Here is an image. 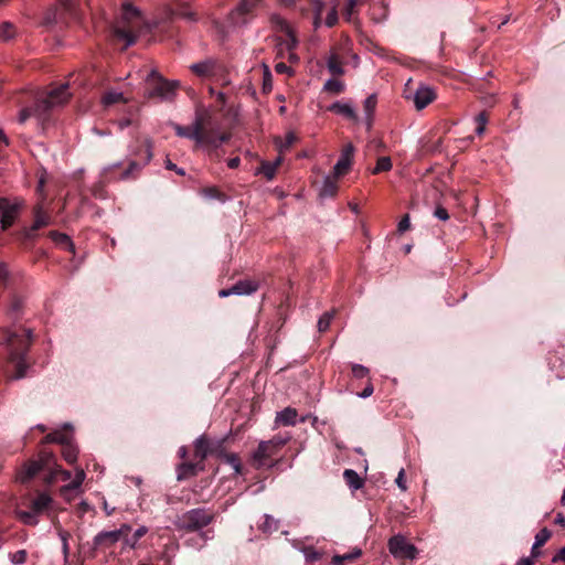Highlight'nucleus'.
I'll use <instances>...</instances> for the list:
<instances>
[{
    "instance_id": "obj_1",
    "label": "nucleus",
    "mask_w": 565,
    "mask_h": 565,
    "mask_svg": "<svg viewBox=\"0 0 565 565\" xmlns=\"http://www.w3.org/2000/svg\"><path fill=\"white\" fill-rule=\"evenodd\" d=\"M132 158L129 159L126 168H122L121 162H117L106 167L102 173L99 181L93 186V195L96 199H105L107 184L115 181L135 180L139 177L141 170L152 159V142L150 139L137 141V146L131 153Z\"/></svg>"
},
{
    "instance_id": "obj_2",
    "label": "nucleus",
    "mask_w": 565,
    "mask_h": 565,
    "mask_svg": "<svg viewBox=\"0 0 565 565\" xmlns=\"http://www.w3.org/2000/svg\"><path fill=\"white\" fill-rule=\"evenodd\" d=\"M31 344V329L13 324L0 329V359L12 365L11 380L25 376L29 364L25 356Z\"/></svg>"
},
{
    "instance_id": "obj_3",
    "label": "nucleus",
    "mask_w": 565,
    "mask_h": 565,
    "mask_svg": "<svg viewBox=\"0 0 565 565\" xmlns=\"http://www.w3.org/2000/svg\"><path fill=\"white\" fill-rule=\"evenodd\" d=\"M70 97L71 94L68 93L67 84L54 87L36 98L32 107L23 108L20 111L19 121L23 124L26 119L34 116L40 121L44 122L49 120L51 111L57 106L65 105Z\"/></svg>"
},
{
    "instance_id": "obj_4",
    "label": "nucleus",
    "mask_w": 565,
    "mask_h": 565,
    "mask_svg": "<svg viewBox=\"0 0 565 565\" xmlns=\"http://www.w3.org/2000/svg\"><path fill=\"white\" fill-rule=\"evenodd\" d=\"M47 471L43 480L47 484L55 482L58 476L62 480H70L72 475L70 471L64 470L57 465L56 458L52 452L42 450L39 454V459L26 461L20 472V481L26 483L32 480L39 472Z\"/></svg>"
},
{
    "instance_id": "obj_5",
    "label": "nucleus",
    "mask_w": 565,
    "mask_h": 565,
    "mask_svg": "<svg viewBox=\"0 0 565 565\" xmlns=\"http://www.w3.org/2000/svg\"><path fill=\"white\" fill-rule=\"evenodd\" d=\"M215 126L211 114L206 110H198L192 125L172 124L177 136L194 140L196 148H200V146H215L216 139L213 135H210V130H213Z\"/></svg>"
},
{
    "instance_id": "obj_6",
    "label": "nucleus",
    "mask_w": 565,
    "mask_h": 565,
    "mask_svg": "<svg viewBox=\"0 0 565 565\" xmlns=\"http://www.w3.org/2000/svg\"><path fill=\"white\" fill-rule=\"evenodd\" d=\"M29 510H18V519L25 525L35 526L39 524V516L50 515L55 510V501L52 495L42 490H35L28 497Z\"/></svg>"
},
{
    "instance_id": "obj_7",
    "label": "nucleus",
    "mask_w": 565,
    "mask_h": 565,
    "mask_svg": "<svg viewBox=\"0 0 565 565\" xmlns=\"http://www.w3.org/2000/svg\"><path fill=\"white\" fill-rule=\"evenodd\" d=\"M141 26V15L138 9L131 3H124L120 19L114 26V35L126 42L125 47L132 45Z\"/></svg>"
},
{
    "instance_id": "obj_8",
    "label": "nucleus",
    "mask_w": 565,
    "mask_h": 565,
    "mask_svg": "<svg viewBox=\"0 0 565 565\" xmlns=\"http://www.w3.org/2000/svg\"><path fill=\"white\" fill-rule=\"evenodd\" d=\"M33 223L31 226H24L14 233L15 241L19 242L24 248H31L38 231L51 224L52 217L44 210L42 203H38L32 209Z\"/></svg>"
},
{
    "instance_id": "obj_9",
    "label": "nucleus",
    "mask_w": 565,
    "mask_h": 565,
    "mask_svg": "<svg viewBox=\"0 0 565 565\" xmlns=\"http://www.w3.org/2000/svg\"><path fill=\"white\" fill-rule=\"evenodd\" d=\"M215 519V513L207 509L196 508L183 513L177 526L186 532H196L211 524Z\"/></svg>"
},
{
    "instance_id": "obj_10",
    "label": "nucleus",
    "mask_w": 565,
    "mask_h": 565,
    "mask_svg": "<svg viewBox=\"0 0 565 565\" xmlns=\"http://www.w3.org/2000/svg\"><path fill=\"white\" fill-rule=\"evenodd\" d=\"M72 430V426L70 424H65L62 430H55L53 433L47 434L42 444L49 443H58L62 446V456L64 460L68 463H74L77 459V448L71 443L70 431Z\"/></svg>"
},
{
    "instance_id": "obj_11",
    "label": "nucleus",
    "mask_w": 565,
    "mask_h": 565,
    "mask_svg": "<svg viewBox=\"0 0 565 565\" xmlns=\"http://www.w3.org/2000/svg\"><path fill=\"white\" fill-rule=\"evenodd\" d=\"M23 206L18 199L0 198V224L1 230H9L15 222Z\"/></svg>"
},
{
    "instance_id": "obj_12",
    "label": "nucleus",
    "mask_w": 565,
    "mask_h": 565,
    "mask_svg": "<svg viewBox=\"0 0 565 565\" xmlns=\"http://www.w3.org/2000/svg\"><path fill=\"white\" fill-rule=\"evenodd\" d=\"M260 0H241L239 3L228 13V21L233 25H243L253 17Z\"/></svg>"
},
{
    "instance_id": "obj_13",
    "label": "nucleus",
    "mask_w": 565,
    "mask_h": 565,
    "mask_svg": "<svg viewBox=\"0 0 565 565\" xmlns=\"http://www.w3.org/2000/svg\"><path fill=\"white\" fill-rule=\"evenodd\" d=\"M149 96L168 97L175 89V85L162 78L156 71L148 76Z\"/></svg>"
},
{
    "instance_id": "obj_14",
    "label": "nucleus",
    "mask_w": 565,
    "mask_h": 565,
    "mask_svg": "<svg viewBox=\"0 0 565 565\" xmlns=\"http://www.w3.org/2000/svg\"><path fill=\"white\" fill-rule=\"evenodd\" d=\"M390 552L398 558L414 559L417 554V550L414 545L409 544L403 536H393L388 541Z\"/></svg>"
},
{
    "instance_id": "obj_15",
    "label": "nucleus",
    "mask_w": 565,
    "mask_h": 565,
    "mask_svg": "<svg viewBox=\"0 0 565 565\" xmlns=\"http://www.w3.org/2000/svg\"><path fill=\"white\" fill-rule=\"evenodd\" d=\"M279 452L273 447L269 440L260 441L257 449L253 454L252 465L256 469L267 466V461Z\"/></svg>"
},
{
    "instance_id": "obj_16",
    "label": "nucleus",
    "mask_w": 565,
    "mask_h": 565,
    "mask_svg": "<svg viewBox=\"0 0 565 565\" xmlns=\"http://www.w3.org/2000/svg\"><path fill=\"white\" fill-rule=\"evenodd\" d=\"M354 147L351 143H348L343 147L341 151V156L333 167V175L334 178H341L349 173L352 162H353Z\"/></svg>"
},
{
    "instance_id": "obj_17",
    "label": "nucleus",
    "mask_w": 565,
    "mask_h": 565,
    "mask_svg": "<svg viewBox=\"0 0 565 565\" xmlns=\"http://www.w3.org/2000/svg\"><path fill=\"white\" fill-rule=\"evenodd\" d=\"M210 135H213V137H215V146L201 147L207 151L212 160H220L222 156L220 148L223 143L227 142L231 139V134L221 131L218 125H216L213 128V130H210Z\"/></svg>"
},
{
    "instance_id": "obj_18",
    "label": "nucleus",
    "mask_w": 565,
    "mask_h": 565,
    "mask_svg": "<svg viewBox=\"0 0 565 565\" xmlns=\"http://www.w3.org/2000/svg\"><path fill=\"white\" fill-rule=\"evenodd\" d=\"M117 534L114 531H102L93 539V547L90 557H95L97 550H107L113 547L118 542Z\"/></svg>"
},
{
    "instance_id": "obj_19",
    "label": "nucleus",
    "mask_w": 565,
    "mask_h": 565,
    "mask_svg": "<svg viewBox=\"0 0 565 565\" xmlns=\"http://www.w3.org/2000/svg\"><path fill=\"white\" fill-rule=\"evenodd\" d=\"M436 92L425 85H420L414 94V104L417 110H422L436 99Z\"/></svg>"
},
{
    "instance_id": "obj_20",
    "label": "nucleus",
    "mask_w": 565,
    "mask_h": 565,
    "mask_svg": "<svg viewBox=\"0 0 565 565\" xmlns=\"http://www.w3.org/2000/svg\"><path fill=\"white\" fill-rule=\"evenodd\" d=\"M85 479V472L83 469H79L77 472H76V476L75 478L66 486L62 487L60 489V493L61 495L66 500V501H72L73 498L77 494V491L78 489L81 488L83 481Z\"/></svg>"
},
{
    "instance_id": "obj_21",
    "label": "nucleus",
    "mask_w": 565,
    "mask_h": 565,
    "mask_svg": "<svg viewBox=\"0 0 565 565\" xmlns=\"http://www.w3.org/2000/svg\"><path fill=\"white\" fill-rule=\"evenodd\" d=\"M204 469V463L200 461H183L178 467V480H185L196 476L199 471Z\"/></svg>"
},
{
    "instance_id": "obj_22",
    "label": "nucleus",
    "mask_w": 565,
    "mask_h": 565,
    "mask_svg": "<svg viewBox=\"0 0 565 565\" xmlns=\"http://www.w3.org/2000/svg\"><path fill=\"white\" fill-rule=\"evenodd\" d=\"M190 68L198 76H211L214 74L215 71V61L212 58H207L203 62L192 64Z\"/></svg>"
},
{
    "instance_id": "obj_23",
    "label": "nucleus",
    "mask_w": 565,
    "mask_h": 565,
    "mask_svg": "<svg viewBox=\"0 0 565 565\" xmlns=\"http://www.w3.org/2000/svg\"><path fill=\"white\" fill-rule=\"evenodd\" d=\"M47 235L60 248L74 252V244L68 235L57 231H50Z\"/></svg>"
},
{
    "instance_id": "obj_24",
    "label": "nucleus",
    "mask_w": 565,
    "mask_h": 565,
    "mask_svg": "<svg viewBox=\"0 0 565 565\" xmlns=\"http://www.w3.org/2000/svg\"><path fill=\"white\" fill-rule=\"evenodd\" d=\"M211 452L209 440L205 436H201L194 444V458L195 460L204 463L207 455Z\"/></svg>"
},
{
    "instance_id": "obj_25",
    "label": "nucleus",
    "mask_w": 565,
    "mask_h": 565,
    "mask_svg": "<svg viewBox=\"0 0 565 565\" xmlns=\"http://www.w3.org/2000/svg\"><path fill=\"white\" fill-rule=\"evenodd\" d=\"M177 18L185 19L189 21H196L195 12L191 11L188 4H178L174 9L169 12V19L174 20Z\"/></svg>"
},
{
    "instance_id": "obj_26",
    "label": "nucleus",
    "mask_w": 565,
    "mask_h": 565,
    "mask_svg": "<svg viewBox=\"0 0 565 565\" xmlns=\"http://www.w3.org/2000/svg\"><path fill=\"white\" fill-rule=\"evenodd\" d=\"M259 285L255 280H239L235 285L232 286V291L234 295H250L258 289Z\"/></svg>"
},
{
    "instance_id": "obj_27",
    "label": "nucleus",
    "mask_w": 565,
    "mask_h": 565,
    "mask_svg": "<svg viewBox=\"0 0 565 565\" xmlns=\"http://www.w3.org/2000/svg\"><path fill=\"white\" fill-rule=\"evenodd\" d=\"M298 413L292 407H286L284 411L277 413L275 423L277 425L290 426L296 424Z\"/></svg>"
},
{
    "instance_id": "obj_28",
    "label": "nucleus",
    "mask_w": 565,
    "mask_h": 565,
    "mask_svg": "<svg viewBox=\"0 0 565 565\" xmlns=\"http://www.w3.org/2000/svg\"><path fill=\"white\" fill-rule=\"evenodd\" d=\"M339 178H334L333 174L324 178L323 185L320 190L321 198H334L338 193V183L337 180Z\"/></svg>"
},
{
    "instance_id": "obj_29",
    "label": "nucleus",
    "mask_w": 565,
    "mask_h": 565,
    "mask_svg": "<svg viewBox=\"0 0 565 565\" xmlns=\"http://www.w3.org/2000/svg\"><path fill=\"white\" fill-rule=\"evenodd\" d=\"M328 111L342 115L351 120H356L358 116L355 110L348 104H342L340 102H335L328 107Z\"/></svg>"
},
{
    "instance_id": "obj_30",
    "label": "nucleus",
    "mask_w": 565,
    "mask_h": 565,
    "mask_svg": "<svg viewBox=\"0 0 565 565\" xmlns=\"http://www.w3.org/2000/svg\"><path fill=\"white\" fill-rule=\"evenodd\" d=\"M345 483L352 490H359L364 486V480L352 469H345L343 472Z\"/></svg>"
},
{
    "instance_id": "obj_31",
    "label": "nucleus",
    "mask_w": 565,
    "mask_h": 565,
    "mask_svg": "<svg viewBox=\"0 0 565 565\" xmlns=\"http://www.w3.org/2000/svg\"><path fill=\"white\" fill-rule=\"evenodd\" d=\"M552 533L548 529L544 527L536 535H535V542L531 550V556L536 557L540 555L539 548L542 547L551 537Z\"/></svg>"
},
{
    "instance_id": "obj_32",
    "label": "nucleus",
    "mask_w": 565,
    "mask_h": 565,
    "mask_svg": "<svg viewBox=\"0 0 565 565\" xmlns=\"http://www.w3.org/2000/svg\"><path fill=\"white\" fill-rule=\"evenodd\" d=\"M22 311V300L13 296L10 301V306L7 311L8 319L11 321H17L20 317V313Z\"/></svg>"
},
{
    "instance_id": "obj_33",
    "label": "nucleus",
    "mask_w": 565,
    "mask_h": 565,
    "mask_svg": "<svg viewBox=\"0 0 565 565\" xmlns=\"http://www.w3.org/2000/svg\"><path fill=\"white\" fill-rule=\"evenodd\" d=\"M376 103H377V99L374 94L370 95L364 102V111L366 114L367 129H370L372 127L373 114L375 111Z\"/></svg>"
},
{
    "instance_id": "obj_34",
    "label": "nucleus",
    "mask_w": 565,
    "mask_h": 565,
    "mask_svg": "<svg viewBox=\"0 0 565 565\" xmlns=\"http://www.w3.org/2000/svg\"><path fill=\"white\" fill-rule=\"evenodd\" d=\"M279 164L280 160H277L276 162L263 161L258 172L262 173L267 180H273Z\"/></svg>"
},
{
    "instance_id": "obj_35",
    "label": "nucleus",
    "mask_w": 565,
    "mask_h": 565,
    "mask_svg": "<svg viewBox=\"0 0 565 565\" xmlns=\"http://www.w3.org/2000/svg\"><path fill=\"white\" fill-rule=\"evenodd\" d=\"M297 44H298V41H297L295 35H290L289 39L285 40L280 44V45H284L285 49L288 51V61L290 63H298V61H299L298 55L294 52V50L296 49Z\"/></svg>"
},
{
    "instance_id": "obj_36",
    "label": "nucleus",
    "mask_w": 565,
    "mask_h": 565,
    "mask_svg": "<svg viewBox=\"0 0 565 565\" xmlns=\"http://www.w3.org/2000/svg\"><path fill=\"white\" fill-rule=\"evenodd\" d=\"M328 70L334 76H340L344 73L342 62L337 54H331L328 58Z\"/></svg>"
},
{
    "instance_id": "obj_37",
    "label": "nucleus",
    "mask_w": 565,
    "mask_h": 565,
    "mask_svg": "<svg viewBox=\"0 0 565 565\" xmlns=\"http://www.w3.org/2000/svg\"><path fill=\"white\" fill-rule=\"evenodd\" d=\"M344 89H345L344 83L337 78L328 79L323 86V90H326L330 94H333V95H339V94L343 93Z\"/></svg>"
},
{
    "instance_id": "obj_38",
    "label": "nucleus",
    "mask_w": 565,
    "mask_h": 565,
    "mask_svg": "<svg viewBox=\"0 0 565 565\" xmlns=\"http://www.w3.org/2000/svg\"><path fill=\"white\" fill-rule=\"evenodd\" d=\"M148 533V527L140 526L138 527L134 534L129 537H126L124 546H128L130 548H136L138 541Z\"/></svg>"
},
{
    "instance_id": "obj_39",
    "label": "nucleus",
    "mask_w": 565,
    "mask_h": 565,
    "mask_svg": "<svg viewBox=\"0 0 565 565\" xmlns=\"http://www.w3.org/2000/svg\"><path fill=\"white\" fill-rule=\"evenodd\" d=\"M202 194L207 199H215L221 202L226 200V195L221 192L216 186H206L202 189Z\"/></svg>"
},
{
    "instance_id": "obj_40",
    "label": "nucleus",
    "mask_w": 565,
    "mask_h": 565,
    "mask_svg": "<svg viewBox=\"0 0 565 565\" xmlns=\"http://www.w3.org/2000/svg\"><path fill=\"white\" fill-rule=\"evenodd\" d=\"M392 169V160L390 157H380L376 161V166L373 169L372 173L377 174L381 172H386Z\"/></svg>"
},
{
    "instance_id": "obj_41",
    "label": "nucleus",
    "mask_w": 565,
    "mask_h": 565,
    "mask_svg": "<svg viewBox=\"0 0 565 565\" xmlns=\"http://www.w3.org/2000/svg\"><path fill=\"white\" fill-rule=\"evenodd\" d=\"M12 276L8 270L6 263L0 262V286L8 288L12 284Z\"/></svg>"
},
{
    "instance_id": "obj_42",
    "label": "nucleus",
    "mask_w": 565,
    "mask_h": 565,
    "mask_svg": "<svg viewBox=\"0 0 565 565\" xmlns=\"http://www.w3.org/2000/svg\"><path fill=\"white\" fill-rule=\"evenodd\" d=\"M360 555H361V551L360 550H358V551H355L353 553L344 554L342 556L335 555L332 558V563L334 565H343L344 562L351 563V562L355 561L358 557H360Z\"/></svg>"
},
{
    "instance_id": "obj_43",
    "label": "nucleus",
    "mask_w": 565,
    "mask_h": 565,
    "mask_svg": "<svg viewBox=\"0 0 565 565\" xmlns=\"http://www.w3.org/2000/svg\"><path fill=\"white\" fill-rule=\"evenodd\" d=\"M271 22L275 24V26L280 30L281 32H285L287 34V39L290 38V35H294L288 22L282 19L281 17L279 15H274L271 18Z\"/></svg>"
},
{
    "instance_id": "obj_44",
    "label": "nucleus",
    "mask_w": 565,
    "mask_h": 565,
    "mask_svg": "<svg viewBox=\"0 0 565 565\" xmlns=\"http://www.w3.org/2000/svg\"><path fill=\"white\" fill-rule=\"evenodd\" d=\"M14 26L10 22H3L0 24V39L3 41H9L14 36Z\"/></svg>"
},
{
    "instance_id": "obj_45",
    "label": "nucleus",
    "mask_w": 565,
    "mask_h": 565,
    "mask_svg": "<svg viewBox=\"0 0 565 565\" xmlns=\"http://www.w3.org/2000/svg\"><path fill=\"white\" fill-rule=\"evenodd\" d=\"M311 9L315 13V24L318 25L320 23L321 14L324 9V3L320 0H310Z\"/></svg>"
},
{
    "instance_id": "obj_46",
    "label": "nucleus",
    "mask_w": 565,
    "mask_h": 565,
    "mask_svg": "<svg viewBox=\"0 0 565 565\" xmlns=\"http://www.w3.org/2000/svg\"><path fill=\"white\" fill-rule=\"evenodd\" d=\"M303 554H305L306 561L311 562V563L317 562L322 557V553L315 550L311 546L305 547Z\"/></svg>"
},
{
    "instance_id": "obj_47",
    "label": "nucleus",
    "mask_w": 565,
    "mask_h": 565,
    "mask_svg": "<svg viewBox=\"0 0 565 565\" xmlns=\"http://www.w3.org/2000/svg\"><path fill=\"white\" fill-rule=\"evenodd\" d=\"M10 561L13 563V564H24L26 562V558H28V552L25 550H20V551H17L15 553H11L10 555Z\"/></svg>"
},
{
    "instance_id": "obj_48",
    "label": "nucleus",
    "mask_w": 565,
    "mask_h": 565,
    "mask_svg": "<svg viewBox=\"0 0 565 565\" xmlns=\"http://www.w3.org/2000/svg\"><path fill=\"white\" fill-rule=\"evenodd\" d=\"M333 318L332 312H326L318 321V329L320 332H324L329 329L330 322Z\"/></svg>"
},
{
    "instance_id": "obj_49",
    "label": "nucleus",
    "mask_w": 565,
    "mask_h": 565,
    "mask_svg": "<svg viewBox=\"0 0 565 565\" xmlns=\"http://www.w3.org/2000/svg\"><path fill=\"white\" fill-rule=\"evenodd\" d=\"M356 6L358 0H349L345 7L343 8L342 14L348 21H350L352 15L354 14Z\"/></svg>"
},
{
    "instance_id": "obj_50",
    "label": "nucleus",
    "mask_w": 565,
    "mask_h": 565,
    "mask_svg": "<svg viewBox=\"0 0 565 565\" xmlns=\"http://www.w3.org/2000/svg\"><path fill=\"white\" fill-rule=\"evenodd\" d=\"M121 100H124V96L121 93L109 92L103 97V102L105 105H113Z\"/></svg>"
},
{
    "instance_id": "obj_51",
    "label": "nucleus",
    "mask_w": 565,
    "mask_h": 565,
    "mask_svg": "<svg viewBox=\"0 0 565 565\" xmlns=\"http://www.w3.org/2000/svg\"><path fill=\"white\" fill-rule=\"evenodd\" d=\"M226 461L232 466L236 473H242L243 467L238 456L231 454L226 457Z\"/></svg>"
},
{
    "instance_id": "obj_52",
    "label": "nucleus",
    "mask_w": 565,
    "mask_h": 565,
    "mask_svg": "<svg viewBox=\"0 0 565 565\" xmlns=\"http://www.w3.org/2000/svg\"><path fill=\"white\" fill-rule=\"evenodd\" d=\"M131 531V526L129 524H121V526L117 530H114V533L117 534L118 540H122L125 543L126 537H129V533Z\"/></svg>"
},
{
    "instance_id": "obj_53",
    "label": "nucleus",
    "mask_w": 565,
    "mask_h": 565,
    "mask_svg": "<svg viewBox=\"0 0 565 565\" xmlns=\"http://www.w3.org/2000/svg\"><path fill=\"white\" fill-rule=\"evenodd\" d=\"M369 374V370L361 365V364H353L352 365V375L356 379H363L366 377Z\"/></svg>"
},
{
    "instance_id": "obj_54",
    "label": "nucleus",
    "mask_w": 565,
    "mask_h": 565,
    "mask_svg": "<svg viewBox=\"0 0 565 565\" xmlns=\"http://www.w3.org/2000/svg\"><path fill=\"white\" fill-rule=\"evenodd\" d=\"M337 22H338V10H337V6H333L331 8V10L329 11V13L327 14L326 24L329 28H332L337 24Z\"/></svg>"
},
{
    "instance_id": "obj_55",
    "label": "nucleus",
    "mask_w": 565,
    "mask_h": 565,
    "mask_svg": "<svg viewBox=\"0 0 565 565\" xmlns=\"http://www.w3.org/2000/svg\"><path fill=\"white\" fill-rule=\"evenodd\" d=\"M271 74L267 66H265L264 71V83H263V90L264 92H270L271 90Z\"/></svg>"
},
{
    "instance_id": "obj_56",
    "label": "nucleus",
    "mask_w": 565,
    "mask_h": 565,
    "mask_svg": "<svg viewBox=\"0 0 565 565\" xmlns=\"http://www.w3.org/2000/svg\"><path fill=\"white\" fill-rule=\"evenodd\" d=\"M275 71L278 74H288L294 75V71L291 67H289L286 63L279 62L275 65Z\"/></svg>"
},
{
    "instance_id": "obj_57",
    "label": "nucleus",
    "mask_w": 565,
    "mask_h": 565,
    "mask_svg": "<svg viewBox=\"0 0 565 565\" xmlns=\"http://www.w3.org/2000/svg\"><path fill=\"white\" fill-rule=\"evenodd\" d=\"M288 441V438L281 437V436H275L273 437L269 443L275 447L276 449L280 450Z\"/></svg>"
},
{
    "instance_id": "obj_58",
    "label": "nucleus",
    "mask_w": 565,
    "mask_h": 565,
    "mask_svg": "<svg viewBox=\"0 0 565 565\" xmlns=\"http://www.w3.org/2000/svg\"><path fill=\"white\" fill-rule=\"evenodd\" d=\"M411 227V221L408 214L404 215L397 225V231L399 233H404L405 231L409 230Z\"/></svg>"
},
{
    "instance_id": "obj_59",
    "label": "nucleus",
    "mask_w": 565,
    "mask_h": 565,
    "mask_svg": "<svg viewBox=\"0 0 565 565\" xmlns=\"http://www.w3.org/2000/svg\"><path fill=\"white\" fill-rule=\"evenodd\" d=\"M434 215L441 220V221H447L449 220V213L448 211L443 207L441 205H438L436 209H435V212H434Z\"/></svg>"
},
{
    "instance_id": "obj_60",
    "label": "nucleus",
    "mask_w": 565,
    "mask_h": 565,
    "mask_svg": "<svg viewBox=\"0 0 565 565\" xmlns=\"http://www.w3.org/2000/svg\"><path fill=\"white\" fill-rule=\"evenodd\" d=\"M395 482H396L397 487L401 490L405 491L407 489L406 482H405V471H404V469L399 470Z\"/></svg>"
},
{
    "instance_id": "obj_61",
    "label": "nucleus",
    "mask_w": 565,
    "mask_h": 565,
    "mask_svg": "<svg viewBox=\"0 0 565 565\" xmlns=\"http://www.w3.org/2000/svg\"><path fill=\"white\" fill-rule=\"evenodd\" d=\"M297 139L298 138L294 132H288L285 138V143L282 145V148L284 149L290 148L297 141Z\"/></svg>"
},
{
    "instance_id": "obj_62",
    "label": "nucleus",
    "mask_w": 565,
    "mask_h": 565,
    "mask_svg": "<svg viewBox=\"0 0 565 565\" xmlns=\"http://www.w3.org/2000/svg\"><path fill=\"white\" fill-rule=\"evenodd\" d=\"M166 168L168 170H173L175 171L178 174L180 175H184L185 174V171L183 169H180L178 168L174 163H172L170 160H167L166 161Z\"/></svg>"
},
{
    "instance_id": "obj_63",
    "label": "nucleus",
    "mask_w": 565,
    "mask_h": 565,
    "mask_svg": "<svg viewBox=\"0 0 565 565\" xmlns=\"http://www.w3.org/2000/svg\"><path fill=\"white\" fill-rule=\"evenodd\" d=\"M56 529L58 531V536H60L62 543L68 542V540L71 537V533L63 530L61 526H56Z\"/></svg>"
},
{
    "instance_id": "obj_64",
    "label": "nucleus",
    "mask_w": 565,
    "mask_h": 565,
    "mask_svg": "<svg viewBox=\"0 0 565 565\" xmlns=\"http://www.w3.org/2000/svg\"><path fill=\"white\" fill-rule=\"evenodd\" d=\"M554 563L557 562H564L565 563V547H562L556 555H554L553 559Z\"/></svg>"
}]
</instances>
